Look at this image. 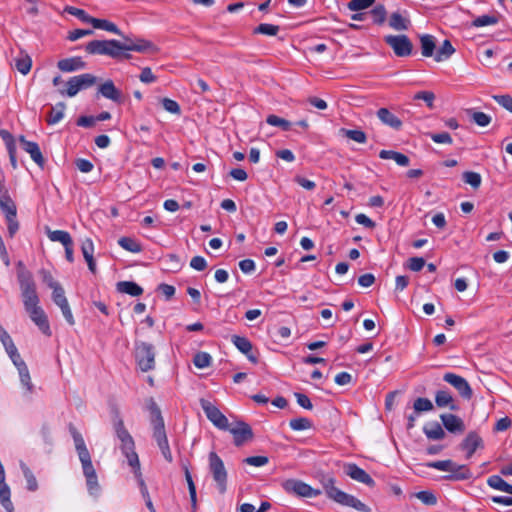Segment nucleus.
Here are the masks:
<instances>
[{
    "label": "nucleus",
    "instance_id": "nucleus-1",
    "mask_svg": "<svg viewBox=\"0 0 512 512\" xmlns=\"http://www.w3.org/2000/svg\"><path fill=\"white\" fill-rule=\"evenodd\" d=\"M18 280L21 289V295L26 312L31 320L44 333L50 334V327L44 310L39 306V298L36 292V286L30 273L21 271L18 273Z\"/></svg>",
    "mask_w": 512,
    "mask_h": 512
},
{
    "label": "nucleus",
    "instance_id": "nucleus-2",
    "mask_svg": "<svg viewBox=\"0 0 512 512\" xmlns=\"http://www.w3.org/2000/svg\"><path fill=\"white\" fill-rule=\"evenodd\" d=\"M146 407L150 412V423L153 431L152 436L156 441L164 459L171 463L173 461V456L170 450L161 410L153 398H149L147 400Z\"/></svg>",
    "mask_w": 512,
    "mask_h": 512
},
{
    "label": "nucleus",
    "instance_id": "nucleus-3",
    "mask_svg": "<svg viewBox=\"0 0 512 512\" xmlns=\"http://www.w3.org/2000/svg\"><path fill=\"white\" fill-rule=\"evenodd\" d=\"M322 485L327 497L336 503L354 508L359 512H371V508L353 495H350L335 486L333 477L324 478Z\"/></svg>",
    "mask_w": 512,
    "mask_h": 512
},
{
    "label": "nucleus",
    "instance_id": "nucleus-4",
    "mask_svg": "<svg viewBox=\"0 0 512 512\" xmlns=\"http://www.w3.org/2000/svg\"><path fill=\"white\" fill-rule=\"evenodd\" d=\"M114 427L116 436L121 442V451L127 458L129 466H131L134 473H139L140 462L138 455L135 451V443L132 436L125 428L124 422L121 418H118L117 421H115Z\"/></svg>",
    "mask_w": 512,
    "mask_h": 512
},
{
    "label": "nucleus",
    "instance_id": "nucleus-5",
    "mask_svg": "<svg viewBox=\"0 0 512 512\" xmlns=\"http://www.w3.org/2000/svg\"><path fill=\"white\" fill-rule=\"evenodd\" d=\"M87 53L91 55H107L120 60L123 51V42L118 40H92L85 46Z\"/></svg>",
    "mask_w": 512,
    "mask_h": 512
},
{
    "label": "nucleus",
    "instance_id": "nucleus-6",
    "mask_svg": "<svg viewBox=\"0 0 512 512\" xmlns=\"http://www.w3.org/2000/svg\"><path fill=\"white\" fill-rule=\"evenodd\" d=\"M208 468L216 483L218 492L225 494L227 491L228 472L223 460L214 451H211L208 455Z\"/></svg>",
    "mask_w": 512,
    "mask_h": 512
},
{
    "label": "nucleus",
    "instance_id": "nucleus-7",
    "mask_svg": "<svg viewBox=\"0 0 512 512\" xmlns=\"http://www.w3.org/2000/svg\"><path fill=\"white\" fill-rule=\"evenodd\" d=\"M155 347L147 342H135V360L142 372L155 368Z\"/></svg>",
    "mask_w": 512,
    "mask_h": 512
},
{
    "label": "nucleus",
    "instance_id": "nucleus-8",
    "mask_svg": "<svg viewBox=\"0 0 512 512\" xmlns=\"http://www.w3.org/2000/svg\"><path fill=\"white\" fill-rule=\"evenodd\" d=\"M384 42L391 47L397 57H408L413 52V43L405 34L387 35Z\"/></svg>",
    "mask_w": 512,
    "mask_h": 512
},
{
    "label": "nucleus",
    "instance_id": "nucleus-9",
    "mask_svg": "<svg viewBox=\"0 0 512 512\" xmlns=\"http://www.w3.org/2000/svg\"><path fill=\"white\" fill-rule=\"evenodd\" d=\"M200 406L203 409L208 420L218 429L226 431L229 429L227 417L209 400L200 399Z\"/></svg>",
    "mask_w": 512,
    "mask_h": 512
},
{
    "label": "nucleus",
    "instance_id": "nucleus-10",
    "mask_svg": "<svg viewBox=\"0 0 512 512\" xmlns=\"http://www.w3.org/2000/svg\"><path fill=\"white\" fill-rule=\"evenodd\" d=\"M96 82L97 77L90 73H84L71 77L66 81V95L73 97L79 91L93 86Z\"/></svg>",
    "mask_w": 512,
    "mask_h": 512
},
{
    "label": "nucleus",
    "instance_id": "nucleus-11",
    "mask_svg": "<svg viewBox=\"0 0 512 512\" xmlns=\"http://www.w3.org/2000/svg\"><path fill=\"white\" fill-rule=\"evenodd\" d=\"M233 435L234 445L237 447L243 446L246 442L254 438V433L251 426L244 421H237L234 426L229 425L227 430Z\"/></svg>",
    "mask_w": 512,
    "mask_h": 512
},
{
    "label": "nucleus",
    "instance_id": "nucleus-12",
    "mask_svg": "<svg viewBox=\"0 0 512 512\" xmlns=\"http://www.w3.org/2000/svg\"><path fill=\"white\" fill-rule=\"evenodd\" d=\"M283 487L286 492L301 497H316L321 494L320 490L314 489L305 482L295 479L285 481Z\"/></svg>",
    "mask_w": 512,
    "mask_h": 512
},
{
    "label": "nucleus",
    "instance_id": "nucleus-13",
    "mask_svg": "<svg viewBox=\"0 0 512 512\" xmlns=\"http://www.w3.org/2000/svg\"><path fill=\"white\" fill-rule=\"evenodd\" d=\"M443 380L450 385H452L460 394V396L464 399H471L473 395V391L468 381L457 374L447 372L443 376Z\"/></svg>",
    "mask_w": 512,
    "mask_h": 512
},
{
    "label": "nucleus",
    "instance_id": "nucleus-14",
    "mask_svg": "<svg viewBox=\"0 0 512 512\" xmlns=\"http://www.w3.org/2000/svg\"><path fill=\"white\" fill-rule=\"evenodd\" d=\"M69 431L74 441L75 450L81 461L82 467L92 464L91 455L86 447L85 441L80 432L73 425H69Z\"/></svg>",
    "mask_w": 512,
    "mask_h": 512
},
{
    "label": "nucleus",
    "instance_id": "nucleus-15",
    "mask_svg": "<svg viewBox=\"0 0 512 512\" xmlns=\"http://www.w3.org/2000/svg\"><path fill=\"white\" fill-rule=\"evenodd\" d=\"M69 431L74 441L75 450L81 461L82 467L92 464L91 455L86 447L85 441L80 432L73 425H69Z\"/></svg>",
    "mask_w": 512,
    "mask_h": 512
},
{
    "label": "nucleus",
    "instance_id": "nucleus-16",
    "mask_svg": "<svg viewBox=\"0 0 512 512\" xmlns=\"http://www.w3.org/2000/svg\"><path fill=\"white\" fill-rule=\"evenodd\" d=\"M69 431L74 441L75 450L81 461L82 467L92 464L91 455L86 447L85 441L80 432L73 425H69Z\"/></svg>",
    "mask_w": 512,
    "mask_h": 512
},
{
    "label": "nucleus",
    "instance_id": "nucleus-17",
    "mask_svg": "<svg viewBox=\"0 0 512 512\" xmlns=\"http://www.w3.org/2000/svg\"><path fill=\"white\" fill-rule=\"evenodd\" d=\"M483 447V440L475 431H470L459 444V449L466 452L467 459L471 458L477 449Z\"/></svg>",
    "mask_w": 512,
    "mask_h": 512
},
{
    "label": "nucleus",
    "instance_id": "nucleus-18",
    "mask_svg": "<svg viewBox=\"0 0 512 512\" xmlns=\"http://www.w3.org/2000/svg\"><path fill=\"white\" fill-rule=\"evenodd\" d=\"M123 51L155 53L158 51V48L151 41L145 39H137L136 41H133L131 38L124 36Z\"/></svg>",
    "mask_w": 512,
    "mask_h": 512
},
{
    "label": "nucleus",
    "instance_id": "nucleus-19",
    "mask_svg": "<svg viewBox=\"0 0 512 512\" xmlns=\"http://www.w3.org/2000/svg\"><path fill=\"white\" fill-rule=\"evenodd\" d=\"M41 275L43 282L47 284L48 287L53 289V300L64 313V296L62 294L63 290L61 285L54 280V277L50 271L42 270Z\"/></svg>",
    "mask_w": 512,
    "mask_h": 512
},
{
    "label": "nucleus",
    "instance_id": "nucleus-20",
    "mask_svg": "<svg viewBox=\"0 0 512 512\" xmlns=\"http://www.w3.org/2000/svg\"><path fill=\"white\" fill-rule=\"evenodd\" d=\"M344 472L353 480L363 483L369 487L375 486L373 478L355 463H348L344 466Z\"/></svg>",
    "mask_w": 512,
    "mask_h": 512
},
{
    "label": "nucleus",
    "instance_id": "nucleus-21",
    "mask_svg": "<svg viewBox=\"0 0 512 512\" xmlns=\"http://www.w3.org/2000/svg\"><path fill=\"white\" fill-rule=\"evenodd\" d=\"M472 477L473 474L467 465L458 464L452 461V466L451 469H449V474L443 476V479L447 481H463L471 479Z\"/></svg>",
    "mask_w": 512,
    "mask_h": 512
},
{
    "label": "nucleus",
    "instance_id": "nucleus-22",
    "mask_svg": "<svg viewBox=\"0 0 512 512\" xmlns=\"http://www.w3.org/2000/svg\"><path fill=\"white\" fill-rule=\"evenodd\" d=\"M440 419L450 433L461 434L465 431L464 421L454 414H441Z\"/></svg>",
    "mask_w": 512,
    "mask_h": 512
},
{
    "label": "nucleus",
    "instance_id": "nucleus-23",
    "mask_svg": "<svg viewBox=\"0 0 512 512\" xmlns=\"http://www.w3.org/2000/svg\"><path fill=\"white\" fill-rule=\"evenodd\" d=\"M19 142L22 146V149L30 154L33 161L39 166H42L44 163V158L40 151L39 145L36 142L26 140L24 136L19 137Z\"/></svg>",
    "mask_w": 512,
    "mask_h": 512
},
{
    "label": "nucleus",
    "instance_id": "nucleus-24",
    "mask_svg": "<svg viewBox=\"0 0 512 512\" xmlns=\"http://www.w3.org/2000/svg\"><path fill=\"white\" fill-rule=\"evenodd\" d=\"M231 340L232 343L237 347V349L246 355L249 361H251L254 364L258 362L257 357L251 353L252 343L250 342L249 339H247L246 337L233 335Z\"/></svg>",
    "mask_w": 512,
    "mask_h": 512
},
{
    "label": "nucleus",
    "instance_id": "nucleus-25",
    "mask_svg": "<svg viewBox=\"0 0 512 512\" xmlns=\"http://www.w3.org/2000/svg\"><path fill=\"white\" fill-rule=\"evenodd\" d=\"M376 115L378 119L384 124L395 130H400L402 121L387 108H380L377 110Z\"/></svg>",
    "mask_w": 512,
    "mask_h": 512
},
{
    "label": "nucleus",
    "instance_id": "nucleus-26",
    "mask_svg": "<svg viewBox=\"0 0 512 512\" xmlns=\"http://www.w3.org/2000/svg\"><path fill=\"white\" fill-rule=\"evenodd\" d=\"M82 469H83V474L86 478V484H87L89 493L91 495L97 494L100 490V486L98 483L96 471L93 467V464L83 466Z\"/></svg>",
    "mask_w": 512,
    "mask_h": 512
},
{
    "label": "nucleus",
    "instance_id": "nucleus-27",
    "mask_svg": "<svg viewBox=\"0 0 512 512\" xmlns=\"http://www.w3.org/2000/svg\"><path fill=\"white\" fill-rule=\"evenodd\" d=\"M435 403L440 408L448 407L452 411H457L459 409L452 395L447 390H439L436 392Z\"/></svg>",
    "mask_w": 512,
    "mask_h": 512
},
{
    "label": "nucleus",
    "instance_id": "nucleus-28",
    "mask_svg": "<svg viewBox=\"0 0 512 512\" xmlns=\"http://www.w3.org/2000/svg\"><path fill=\"white\" fill-rule=\"evenodd\" d=\"M99 93L107 99L114 102H121V92L115 87L112 80H107L99 86Z\"/></svg>",
    "mask_w": 512,
    "mask_h": 512
},
{
    "label": "nucleus",
    "instance_id": "nucleus-29",
    "mask_svg": "<svg viewBox=\"0 0 512 512\" xmlns=\"http://www.w3.org/2000/svg\"><path fill=\"white\" fill-rule=\"evenodd\" d=\"M421 53L424 57H434L436 53V39L433 35L420 36Z\"/></svg>",
    "mask_w": 512,
    "mask_h": 512
},
{
    "label": "nucleus",
    "instance_id": "nucleus-30",
    "mask_svg": "<svg viewBox=\"0 0 512 512\" xmlns=\"http://www.w3.org/2000/svg\"><path fill=\"white\" fill-rule=\"evenodd\" d=\"M423 432L430 440H442L445 437V431L438 422H429L424 425Z\"/></svg>",
    "mask_w": 512,
    "mask_h": 512
},
{
    "label": "nucleus",
    "instance_id": "nucleus-31",
    "mask_svg": "<svg viewBox=\"0 0 512 512\" xmlns=\"http://www.w3.org/2000/svg\"><path fill=\"white\" fill-rule=\"evenodd\" d=\"M116 289L120 293H125L134 297L143 294V288L133 281H120L116 284Z\"/></svg>",
    "mask_w": 512,
    "mask_h": 512
},
{
    "label": "nucleus",
    "instance_id": "nucleus-32",
    "mask_svg": "<svg viewBox=\"0 0 512 512\" xmlns=\"http://www.w3.org/2000/svg\"><path fill=\"white\" fill-rule=\"evenodd\" d=\"M0 209L5 214V217L9 215L14 216L17 214V207L10 197L8 191L0 195Z\"/></svg>",
    "mask_w": 512,
    "mask_h": 512
},
{
    "label": "nucleus",
    "instance_id": "nucleus-33",
    "mask_svg": "<svg viewBox=\"0 0 512 512\" xmlns=\"http://www.w3.org/2000/svg\"><path fill=\"white\" fill-rule=\"evenodd\" d=\"M455 52L454 47L452 46L449 40H445L442 45L436 49V53L434 55V60L436 62H442L450 58Z\"/></svg>",
    "mask_w": 512,
    "mask_h": 512
},
{
    "label": "nucleus",
    "instance_id": "nucleus-34",
    "mask_svg": "<svg viewBox=\"0 0 512 512\" xmlns=\"http://www.w3.org/2000/svg\"><path fill=\"white\" fill-rule=\"evenodd\" d=\"M64 115V105L62 102L57 103L55 106H50L46 116V122L49 125L58 123Z\"/></svg>",
    "mask_w": 512,
    "mask_h": 512
},
{
    "label": "nucleus",
    "instance_id": "nucleus-35",
    "mask_svg": "<svg viewBox=\"0 0 512 512\" xmlns=\"http://www.w3.org/2000/svg\"><path fill=\"white\" fill-rule=\"evenodd\" d=\"M389 26L397 31L408 30L410 21L404 18L399 12H394L390 16Z\"/></svg>",
    "mask_w": 512,
    "mask_h": 512
},
{
    "label": "nucleus",
    "instance_id": "nucleus-36",
    "mask_svg": "<svg viewBox=\"0 0 512 512\" xmlns=\"http://www.w3.org/2000/svg\"><path fill=\"white\" fill-rule=\"evenodd\" d=\"M184 472H185V479H186V482L188 485L192 511L195 512L196 508H197L196 486H195V483L193 481V478H192L191 473L187 466H184Z\"/></svg>",
    "mask_w": 512,
    "mask_h": 512
},
{
    "label": "nucleus",
    "instance_id": "nucleus-37",
    "mask_svg": "<svg viewBox=\"0 0 512 512\" xmlns=\"http://www.w3.org/2000/svg\"><path fill=\"white\" fill-rule=\"evenodd\" d=\"M91 24L95 29H102L117 35H122L119 28L113 22L106 19L94 18Z\"/></svg>",
    "mask_w": 512,
    "mask_h": 512
},
{
    "label": "nucleus",
    "instance_id": "nucleus-38",
    "mask_svg": "<svg viewBox=\"0 0 512 512\" xmlns=\"http://www.w3.org/2000/svg\"><path fill=\"white\" fill-rule=\"evenodd\" d=\"M340 133L341 135L357 143H365L367 140V136L362 130L341 128Z\"/></svg>",
    "mask_w": 512,
    "mask_h": 512
},
{
    "label": "nucleus",
    "instance_id": "nucleus-39",
    "mask_svg": "<svg viewBox=\"0 0 512 512\" xmlns=\"http://www.w3.org/2000/svg\"><path fill=\"white\" fill-rule=\"evenodd\" d=\"M11 492L8 485L0 486V503L6 512H14V506L10 499Z\"/></svg>",
    "mask_w": 512,
    "mask_h": 512
},
{
    "label": "nucleus",
    "instance_id": "nucleus-40",
    "mask_svg": "<svg viewBox=\"0 0 512 512\" xmlns=\"http://www.w3.org/2000/svg\"><path fill=\"white\" fill-rule=\"evenodd\" d=\"M118 244L125 250L132 253H139L142 251V246L139 242L131 237H121Z\"/></svg>",
    "mask_w": 512,
    "mask_h": 512
},
{
    "label": "nucleus",
    "instance_id": "nucleus-41",
    "mask_svg": "<svg viewBox=\"0 0 512 512\" xmlns=\"http://www.w3.org/2000/svg\"><path fill=\"white\" fill-rule=\"evenodd\" d=\"M20 467H21L23 475L26 479L27 489L29 491H36L38 489V483H37V480H36L34 474L27 467V465L25 463L21 462Z\"/></svg>",
    "mask_w": 512,
    "mask_h": 512
},
{
    "label": "nucleus",
    "instance_id": "nucleus-42",
    "mask_svg": "<svg viewBox=\"0 0 512 512\" xmlns=\"http://www.w3.org/2000/svg\"><path fill=\"white\" fill-rule=\"evenodd\" d=\"M289 426L294 431H302L312 428L313 423L310 419L306 417H298L291 419L289 422Z\"/></svg>",
    "mask_w": 512,
    "mask_h": 512
},
{
    "label": "nucleus",
    "instance_id": "nucleus-43",
    "mask_svg": "<svg viewBox=\"0 0 512 512\" xmlns=\"http://www.w3.org/2000/svg\"><path fill=\"white\" fill-rule=\"evenodd\" d=\"M280 27L274 24L261 23L256 28H254V34H263L268 36H275L279 32Z\"/></svg>",
    "mask_w": 512,
    "mask_h": 512
},
{
    "label": "nucleus",
    "instance_id": "nucleus-44",
    "mask_svg": "<svg viewBox=\"0 0 512 512\" xmlns=\"http://www.w3.org/2000/svg\"><path fill=\"white\" fill-rule=\"evenodd\" d=\"M487 484L496 490L506 492L509 488V483H507L505 480L502 479L499 475H492L487 479Z\"/></svg>",
    "mask_w": 512,
    "mask_h": 512
},
{
    "label": "nucleus",
    "instance_id": "nucleus-45",
    "mask_svg": "<svg viewBox=\"0 0 512 512\" xmlns=\"http://www.w3.org/2000/svg\"><path fill=\"white\" fill-rule=\"evenodd\" d=\"M266 122L269 125L280 127L283 131H289L291 129V123L288 120L274 114L268 115Z\"/></svg>",
    "mask_w": 512,
    "mask_h": 512
},
{
    "label": "nucleus",
    "instance_id": "nucleus-46",
    "mask_svg": "<svg viewBox=\"0 0 512 512\" xmlns=\"http://www.w3.org/2000/svg\"><path fill=\"white\" fill-rule=\"evenodd\" d=\"M373 18V23L381 25L386 20L387 11L384 5H376L369 13Z\"/></svg>",
    "mask_w": 512,
    "mask_h": 512
},
{
    "label": "nucleus",
    "instance_id": "nucleus-47",
    "mask_svg": "<svg viewBox=\"0 0 512 512\" xmlns=\"http://www.w3.org/2000/svg\"><path fill=\"white\" fill-rule=\"evenodd\" d=\"M462 178L465 183L471 185L474 189L479 188L482 182L481 175L473 171H465Z\"/></svg>",
    "mask_w": 512,
    "mask_h": 512
},
{
    "label": "nucleus",
    "instance_id": "nucleus-48",
    "mask_svg": "<svg viewBox=\"0 0 512 512\" xmlns=\"http://www.w3.org/2000/svg\"><path fill=\"white\" fill-rule=\"evenodd\" d=\"M413 408L416 414H420L421 412L431 411L433 403L428 398L419 397L414 401Z\"/></svg>",
    "mask_w": 512,
    "mask_h": 512
},
{
    "label": "nucleus",
    "instance_id": "nucleus-49",
    "mask_svg": "<svg viewBox=\"0 0 512 512\" xmlns=\"http://www.w3.org/2000/svg\"><path fill=\"white\" fill-rule=\"evenodd\" d=\"M469 114H470L471 120L473 122H475L478 126L486 127L491 122V117L484 112L471 110V111H469Z\"/></svg>",
    "mask_w": 512,
    "mask_h": 512
},
{
    "label": "nucleus",
    "instance_id": "nucleus-50",
    "mask_svg": "<svg viewBox=\"0 0 512 512\" xmlns=\"http://www.w3.org/2000/svg\"><path fill=\"white\" fill-rule=\"evenodd\" d=\"M66 13L77 17L83 23H92L94 17L89 16L83 9L66 5Z\"/></svg>",
    "mask_w": 512,
    "mask_h": 512
},
{
    "label": "nucleus",
    "instance_id": "nucleus-51",
    "mask_svg": "<svg viewBox=\"0 0 512 512\" xmlns=\"http://www.w3.org/2000/svg\"><path fill=\"white\" fill-rule=\"evenodd\" d=\"M212 357L207 352H198L194 355L193 363L197 368L203 369L210 366Z\"/></svg>",
    "mask_w": 512,
    "mask_h": 512
},
{
    "label": "nucleus",
    "instance_id": "nucleus-52",
    "mask_svg": "<svg viewBox=\"0 0 512 512\" xmlns=\"http://www.w3.org/2000/svg\"><path fill=\"white\" fill-rule=\"evenodd\" d=\"M498 23V17L495 15H481L475 18L472 22L474 27H483L489 25H495Z\"/></svg>",
    "mask_w": 512,
    "mask_h": 512
},
{
    "label": "nucleus",
    "instance_id": "nucleus-53",
    "mask_svg": "<svg viewBox=\"0 0 512 512\" xmlns=\"http://www.w3.org/2000/svg\"><path fill=\"white\" fill-rule=\"evenodd\" d=\"M31 66L32 61L28 55L21 56L15 60V67L23 75H26L30 71Z\"/></svg>",
    "mask_w": 512,
    "mask_h": 512
},
{
    "label": "nucleus",
    "instance_id": "nucleus-54",
    "mask_svg": "<svg viewBox=\"0 0 512 512\" xmlns=\"http://www.w3.org/2000/svg\"><path fill=\"white\" fill-rule=\"evenodd\" d=\"M18 372H19L20 381H21L22 385L26 388V390L29 393H32L34 386H33L32 382H31V377H30V373H29L28 367L27 366H22V368H20L18 370Z\"/></svg>",
    "mask_w": 512,
    "mask_h": 512
},
{
    "label": "nucleus",
    "instance_id": "nucleus-55",
    "mask_svg": "<svg viewBox=\"0 0 512 512\" xmlns=\"http://www.w3.org/2000/svg\"><path fill=\"white\" fill-rule=\"evenodd\" d=\"M376 0H351L347 7L351 11H361L372 6Z\"/></svg>",
    "mask_w": 512,
    "mask_h": 512
},
{
    "label": "nucleus",
    "instance_id": "nucleus-56",
    "mask_svg": "<svg viewBox=\"0 0 512 512\" xmlns=\"http://www.w3.org/2000/svg\"><path fill=\"white\" fill-rule=\"evenodd\" d=\"M85 65V62L80 57L66 58V72L83 69Z\"/></svg>",
    "mask_w": 512,
    "mask_h": 512
},
{
    "label": "nucleus",
    "instance_id": "nucleus-57",
    "mask_svg": "<svg viewBox=\"0 0 512 512\" xmlns=\"http://www.w3.org/2000/svg\"><path fill=\"white\" fill-rule=\"evenodd\" d=\"M416 497L425 505L434 506L437 503L436 496L430 491H420L416 493Z\"/></svg>",
    "mask_w": 512,
    "mask_h": 512
},
{
    "label": "nucleus",
    "instance_id": "nucleus-58",
    "mask_svg": "<svg viewBox=\"0 0 512 512\" xmlns=\"http://www.w3.org/2000/svg\"><path fill=\"white\" fill-rule=\"evenodd\" d=\"M415 100H423L429 108L434 107L435 94L431 91H419L414 95Z\"/></svg>",
    "mask_w": 512,
    "mask_h": 512
},
{
    "label": "nucleus",
    "instance_id": "nucleus-59",
    "mask_svg": "<svg viewBox=\"0 0 512 512\" xmlns=\"http://www.w3.org/2000/svg\"><path fill=\"white\" fill-rule=\"evenodd\" d=\"M161 103L166 111L177 115L181 113L180 105L175 100H172L170 98H163L161 100Z\"/></svg>",
    "mask_w": 512,
    "mask_h": 512
},
{
    "label": "nucleus",
    "instance_id": "nucleus-60",
    "mask_svg": "<svg viewBox=\"0 0 512 512\" xmlns=\"http://www.w3.org/2000/svg\"><path fill=\"white\" fill-rule=\"evenodd\" d=\"M492 98L503 108L512 113V96L505 95H493Z\"/></svg>",
    "mask_w": 512,
    "mask_h": 512
},
{
    "label": "nucleus",
    "instance_id": "nucleus-61",
    "mask_svg": "<svg viewBox=\"0 0 512 512\" xmlns=\"http://www.w3.org/2000/svg\"><path fill=\"white\" fill-rule=\"evenodd\" d=\"M428 136L435 142L439 144H452L453 140L449 133L441 132V133H429Z\"/></svg>",
    "mask_w": 512,
    "mask_h": 512
},
{
    "label": "nucleus",
    "instance_id": "nucleus-62",
    "mask_svg": "<svg viewBox=\"0 0 512 512\" xmlns=\"http://www.w3.org/2000/svg\"><path fill=\"white\" fill-rule=\"evenodd\" d=\"M5 218L7 221L8 234L12 238L19 229V222L17 221V214H15L14 216L9 215V216H6Z\"/></svg>",
    "mask_w": 512,
    "mask_h": 512
},
{
    "label": "nucleus",
    "instance_id": "nucleus-63",
    "mask_svg": "<svg viewBox=\"0 0 512 512\" xmlns=\"http://www.w3.org/2000/svg\"><path fill=\"white\" fill-rule=\"evenodd\" d=\"M243 462L251 466L260 467L266 465L269 459L266 456H250L245 458Z\"/></svg>",
    "mask_w": 512,
    "mask_h": 512
},
{
    "label": "nucleus",
    "instance_id": "nucleus-64",
    "mask_svg": "<svg viewBox=\"0 0 512 512\" xmlns=\"http://www.w3.org/2000/svg\"><path fill=\"white\" fill-rule=\"evenodd\" d=\"M0 137L4 141L6 149L16 148L14 136L6 129L0 130Z\"/></svg>",
    "mask_w": 512,
    "mask_h": 512
}]
</instances>
